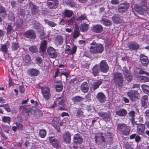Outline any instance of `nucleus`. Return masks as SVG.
Returning <instances> with one entry per match:
<instances>
[{
    "instance_id": "obj_1",
    "label": "nucleus",
    "mask_w": 149,
    "mask_h": 149,
    "mask_svg": "<svg viewBox=\"0 0 149 149\" xmlns=\"http://www.w3.org/2000/svg\"><path fill=\"white\" fill-rule=\"evenodd\" d=\"M90 45V52L91 54H101L104 50V47L100 43H97L93 40L91 43Z\"/></svg>"
},
{
    "instance_id": "obj_2",
    "label": "nucleus",
    "mask_w": 149,
    "mask_h": 149,
    "mask_svg": "<svg viewBox=\"0 0 149 149\" xmlns=\"http://www.w3.org/2000/svg\"><path fill=\"white\" fill-rule=\"evenodd\" d=\"M134 9L139 13L143 15V11L147 10V6L146 0H142L140 6L135 4L134 6Z\"/></svg>"
},
{
    "instance_id": "obj_3",
    "label": "nucleus",
    "mask_w": 149,
    "mask_h": 149,
    "mask_svg": "<svg viewBox=\"0 0 149 149\" xmlns=\"http://www.w3.org/2000/svg\"><path fill=\"white\" fill-rule=\"evenodd\" d=\"M113 80L116 85L119 86H122L124 81L122 74L120 72L115 73L113 74Z\"/></svg>"
},
{
    "instance_id": "obj_4",
    "label": "nucleus",
    "mask_w": 149,
    "mask_h": 149,
    "mask_svg": "<svg viewBox=\"0 0 149 149\" xmlns=\"http://www.w3.org/2000/svg\"><path fill=\"white\" fill-rule=\"evenodd\" d=\"M117 128L125 136L128 135L130 132V127L124 123H119L117 126Z\"/></svg>"
},
{
    "instance_id": "obj_5",
    "label": "nucleus",
    "mask_w": 149,
    "mask_h": 149,
    "mask_svg": "<svg viewBox=\"0 0 149 149\" xmlns=\"http://www.w3.org/2000/svg\"><path fill=\"white\" fill-rule=\"evenodd\" d=\"M127 94L132 101L138 99L139 96V93L137 91L133 90L129 91Z\"/></svg>"
},
{
    "instance_id": "obj_6",
    "label": "nucleus",
    "mask_w": 149,
    "mask_h": 149,
    "mask_svg": "<svg viewBox=\"0 0 149 149\" xmlns=\"http://www.w3.org/2000/svg\"><path fill=\"white\" fill-rule=\"evenodd\" d=\"M100 70L104 73H106L109 70V67L107 63L104 60H102L100 63Z\"/></svg>"
},
{
    "instance_id": "obj_7",
    "label": "nucleus",
    "mask_w": 149,
    "mask_h": 149,
    "mask_svg": "<svg viewBox=\"0 0 149 149\" xmlns=\"http://www.w3.org/2000/svg\"><path fill=\"white\" fill-rule=\"evenodd\" d=\"M129 7L130 5L128 3H120L118 6V11L120 13H123L128 10Z\"/></svg>"
},
{
    "instance_id": "obj_8",
    "label": "nucleus",
    "mask_w": 149,
    "mask_h": 149,
    "mask_svg": "<svg viewBox=\"0 0 149 149\" xmlns=\"http://www.w3.org/2000/svg\"><path fill=\"white\" fill-rule=\"evenodd\" d=\"M41 90L44 98L46 100H48L51 96L49 89L47 88L42 87Z\"/></svg>"
},
{
    "instance_id": "obj_9",
    "label": "nucleus",
    "mask_w": 149,
    "mask_h": 149,
    "mask_svg": "<svg viewBox=\"0 0 149 149\" xmlns=\"http://www.w3.org/2000/svg\"><path fill=\"white\" fill-rule=\"evenodd\" d=\"M99 116L102 117L104 120L106 122L109 121L111 117L109 113L102 111H100L98 113Z\"/></svg>"
},
{
    "instance_id": "obj_10",
    "label": "nucleus",
    "mask_w": 149,
    "mask_h": 149,
    "mask_svg": "<svg viewBox=\"0 0 149 149\" xmlns=\"http://www.w3.org/2000/svg\"><path fill=\"white\" fill-rule=\"evenodd\" d=\"M123 70L125 79L127 81L128 83L130 82L132 80V74L129 72L128 69L126 68H124Z\"/></svg>"
},
{
    "instance_id": "obj_11",
    "label": "nucleus",
    "mask_w": 149,
    "mask_h": 149,
    "mask_svg": "<svg viewBox=\"0 0 149 149\" xmlns=\"http://www.w3.org/2000/svg\"><path fill=\"white\" fill-rule=\"evenodd\" d=\"M47 4L50 9H54L58 5V1L57 0H47Z\"/></svg>"
},
{
    "instance_id": "obj_12",
    "label": "nucleus",
    "mask_w": 149,
    "mask_h": 149,
    "mask_svg": "<svg viewBox=\"0 0 149 149\" xmlns=\"http://www.w3.org/2000/svg\"><path fill=\"white\" fill-rule=\"evenodd\" d=\"M27 74L31 77L36 76L40 74L39 71L36 68H30L27 71Z\"/></svg>"
},
{
    "instance_id": "obj_13",
    "label": "nucleus",
    "mask_w": 149,
    "mask_h": 149,
    "mask_svg": "<svg viewBox=\"0 0 149 149\" xmlns=\"http://www.w3.org/2000/svg\"><path fill=\"white\" fill-rule=\"evenodd\" d=\"M24 36L26 38L29 39H34L36 37V34L33 31L29 30L25 32Z\"/></svg>"
},
{
    "instance_id": "obj_14",
    "label": "nucleus",
    "mask_w": 149,
    "mask_h": 149,
    "mask_svg": "<svg viewBox=\"0 0 149 149\" xmlns=\"http://www.w3.org/2000/svg\"><path fill=\"white\" fill-rule=\"evenodd\" d=\"M91 30L96 33H101L103 30L102 26L100 24L93 25L91 27Z\"/></svg>"
},
{
    "instance_id": "obj_15",
    "label": "nucleus",
    "mask_w": 149,
    "mask_h": 149,
    "mask_svg": "<svg viewBox=\"0 0 149 149\" xmlns=\"http://www.w3.org/2000/svg\"><path fill=\"white\" fill-rule=\"evenodd\" d=\"M29 5L30 8L31 9L32 14L35 15L39 13V10L38 9V7L35 5L32 2H30Z\"/></svg>"
},
{
    "instance_id": "obj_16",
    "label": "nucleus",
    "mask_w": 149,
    "mask_h": 149,
    "mask_svg": "<svg viewBox=\"0 0 149 149\" xmlns=\"http://www.w3.org/2000/svg\"><path fill=\"white\" fill-rule=\"evenodd\" d=\"M48 53L50 56L52 58H55L57 56V54L56 50L52 47H49L47 50Z\"/></svg>"
},
{
    "instance_id": "obj_17",
    "label": "nucleus",
    "mask_w": 149,
    "mask_h": 149,
    "mask_svg": "<svg viewBox=\"0 0 149 149\" xmlns=\"http://www.w3.org/2000/svg\"><path fill=\"white\" fill-rule=\"evenodd\" d=\"M83 141L81 136L78 134H76L74 136L73 142L76 144H81Z\"/></svg>"
},
{
    "instance_id": "obj_18",
    "label": "nucleus",
    "mask_w": 149,
    "mask_h": 149,
    "mask_svg": "<svg viewBox=\"0 0 149 149\" xmlns=\"http://www.w3.org/2000/svg\"><path fill=\"white\" fill-rule=\"evenodd\" d=\"M63 140L66 143L70 142L71 138L70 134L68 132H65L63 135Z\"/></svg>"
},
{
    "instance_id": "obj_19",
    "label": "nucleus",
    "mask_w": 149,
    "mask_h": 149,
    "mask_svg": "<svg viewBox=\"0 0 149 149\" xmlns=\"http://www.w3.org/2000/svg\"><path fill=\"white\" fill-rule=\"evenodd\" d=\"M145 127V125L143 124H139L137 127V133L139 135H142L143 134Z\"/></svg>"
},
{
    "instance_id": "obj_20",
    "label": "nucleus",
    "mask_w": 149,
    "mask_h": 149,
    "mask_svg": "<svg viewBox=\"0 0 149 149\" xmlns=\"http://www.w3.org/2000/svg\"><path fill=\"white\" fill-rule=\"evenodd\" d=\"M96 97L101 103H104L106 101V96L102 93H98Z\"/></svg>"
},
{
    "instance_id": "obj_21",
    "label": "nucleus",
    "mask_w": 149,
    "mask_h": 149,
    "mask_svg": "<svg viewBox=\"0 0 149 149\" xmlns=\"http://www.w3.org/2000/svg\"><path fill=\"white\" fill-rule=\"evenodd\" d=\"M89 87L88 83L86 82H84L81 85V89L83 92L86 93L88 91Z\"/></svg>"
},
{
    "instance_id": "obj_22",
    "label": "nucleus",
    "mask_w": 149,
    "mask_h": 149,
    "mask_svg": "<svg viewBox=\"0 0 149 149\" xmlns=\"http://www.w3.org/2000/svg\"><path fill=\"white\" fill-rule=\"evenodd\" d=\"M104 134H99L96 135L95 136V141L96 142H102L105 141L104 138Z\"/></svg>"
},
{
    "instance_id": "obj_23",
    "label": "nucleus",
    "mask_w": 149,
    "mask_h": 149,
    "mask_svg": "<svg viewBox=\"0 0 149 149\" xmlns=\"http://www.w3.org/2000/svg\"><path fill=\"white\" fill-rule=\"evenodd\" d=\"M79 30V26L77 25H75L72 35L73 38L74 39H77L80 35V33Z\"/></svg>"
},
{
    "instance_id": "obj_24",
    "label": "nucleus",
    "mask_w": 149,
    "mask_h": 149,
    "mask_svg": "<svg viewBox=\"0 0 149 149\" xmlns=\"http://www.w3.org/2000/svg\"><path fill=\"white\" fill-rule=\"evenodd\" d=\"M49 140L53 146L55 148H57L58 146V140L53 137L49 138Z\"/></svg>"
},
{
    "instance_id": "obj_25",
    "label": "nucleus",
    "mask_w": 149,
    "mask_h": 149,
    "mask_svg": "<svg viewBox=\"0 0 149 149\" xmlns=\"http://www.w3.org/2000/svg\"><path fill=\"white\" fill-rule=\"evenodd\" d=\"M141 61L143 65L146 66L148 63V60L147 57L144 55L141 54L140 56Z\"/></svg>"
},
{
    "instance_id": "obj_26",
    "label": "nucleus",
    "mask_w": 149,
    "mask_h": 149,
    "mask_svg": "<svg viewBox=\"0 0 149 149\" xmlns=\"http://www.w3.org/2000/svg\"><path fill=\"white\" fill-rule=\"evenodd\" d=\"M23 62L25 65L30 64L31 61L30 56L28 54H26L23 57Z\"/></svg>"
},
{
    "instance_id": "obj_27",
    "label": "nucleus",
    "mask_w": 149,
    "mask_h": 149,
    "mask_svg": "<svg viewBox=\"0 0 149 149\" xmlns=\"http://www.w3.org/2000/svg\"><path fill=\"white\" fill-rule=\"evenodd\" d=\"M116 114L118 116H126L127 113V111L124 109H121L116 112Z\"/></svg>"
},
{
    "instance_id": "obj_28",
    "label": "nucleus",
    "mask_w": 149,
    "mask_h": 149,
    "mask_svg": "<svg viewBox=\"0 0 149 149\" xmlns=\"http://www.w3.org/2000/svg\"><path fill=\"white\" fill-rule=\"evenodd\" d=\"M89 28V25L86 23H83L80 25V29L82 32H86Z\"/></svg>"
},
{
    "instance_id": "obj_29",
    "label": "nucleus",
    "mask_w": 149,
    "mask_h": 149,
    "mask_svg": "<svg viewBox=\"0 0 149 149\" xmlns=\"http://www.w3.org/2000/svg\"><path fill=\"white\" fill-rule=\"evenodd\" d=\"M100 70L98 66L97 65H96L92 68L91 72L94 76H96L99 74Z\"/></svg>"
},
{
    "instance_id": "obj_30",
    "label": "nucleus",
    "mask_w": 149,
    "mask_h": 149,
    "mask_svg": "<svg viewBox=\"0 0 149 149\" xmlns=\"http://www.w3.org/2000/svg\"><path fill=\"white\" fill-rule=\"evenodd\" d=\"M9 43L7 42L6 44L3 45L0 48L1 51L3 53H7L8 52V49L9 47Z\"/></svg>"
},
{
    "instance_id": "obj_31",
    "label": "nucleus",
    "mask_w": 149,
    "mask_h": 149,
    "mask_svg": "<svg viewBox=\"0 0 149 149\" xmlns=\"http://www.w3.org/2000/svg\"><path fill=\"white\" fill-rule=\"evenodd\" d=\"M128 46L130 49L133 50H136L139 48V45L136 42L130 43Z\"/></svg>"
},
{
    "instance_id": "obj_32",
    "label": "nucleus",
    "mask_w": 149,
    "mask_h": 149,
    "mask_svg": "<svg viewBox=\"0 0 149 149\" xmlns=\"http://www.w3.org/2000/svg\"><path fill=\"white\" fill-rule=\"evenodd\" d=\"M63 40V37L60 36H57L55 38V43L57 45H62Z\"/></svg>"
},
{
    "instance_id": "obj_33",
    "label": "nucleus",
    "mask_w": 149,
    "mask_h": 149,
    "mask_svg": "<svg viewBox=\"0 0 149 149\" xmlns=\"http://www.w3.org/2000/svg\"><path fill=\"white\" fill-rule=\"evenodd\" d=\"M113 20L115 23H119L122 22L121 17L117 15H115L113 17Z\"/></svg>"
},
{
    "instance_id": "obj_34",
    "label": "nucleus",
    "mask_w": 149,
    "mask_h": 149,
    "mask_svg": "<svg viewBox=\"0 0 149 149\" xmlns=\"http://www.w3.org/2000/svg\"><path fill=\"white\" fill-rule=\"evenodd\" d=\"M141 104L144 107H146L147 106L148 103V97L147 95H144L141 98Z\"/></svg>"
},
{
    "instance_id": "obj_35",
    "label": "nucleus",
    "mask_w": 149,
    "mask_h": 149,
    "mask_svg": "<svg viewBox=\"0 0 149 149\" xmlns=\"http://www.w3.org/2000/svg\"><path fill=\"white\" fill-rule=\"evenodd\" d=\"M100 22L102 24L107 26H110L111 24V22L106 18H102Z\"/></svg>"
},
{
    "instance_id": "obj_36",
    "label": "nucleus",
    "mask_w": 149,
    "mask_h": 149,
    "mask_svg": "<svg viewBox=\"0 0 149 149\" xmlns=\"http://www.w3.org/2000/svg\"><path fill=\"white\" fill-rule=\"evenodd\" d=\"M47 44V42L45 40H43L40 46V49L42 52H44L46 51Z\"/></svg>"
},
{
    "instance_id": "obj_37",
    "label": "nucleus",
    "mask_w": 149,
    "mask_h": 149,
    "mask_svg": "<svg viewBox=\"0 0 149 149\" xmlns=\"http://www.w3.org/2000/svg\"><path fill=\"white\" fill-rule=\"evenodd\" d=\"M142 91L145 93L149 95V86L145 84L141 85Z\"/></svg>"
},
{
    "instance_id": "obj_38",
    "label": "nucleus",
    "mask_w": 149,
    "mask_h": 149,
    "mask_svg": "<svg viewBox=\"0 0 149 149\" xmlns=\"http://www.w3.org/2000/svg\"><path fill=\"white\" fill-rule=\"evenodd\" d=\"M14 31V25L8 24L7 28V33L10 34L12 32H13Z\"/></svg>"
},
{
    "instance_id": "obj_39",
    "label": "nucleus",
    "mask_w": 149,
    "mask_h": 149,
    "mask_svg": "<svg viewBox=\"0 0 149 149\" xmlns=\"http://www.w3.org/2000/svg\"><path fill=\"white\" fill-rule=\"evenodd\" d=\"M102 81H98L96 82H94L93 85V89L95 90L99 87L101 84Z\"/></svg>"
},
{
    "instance_id": "obj_40",
    "label": "nucleus",
    "mask_w": 149,
    "mask_h": 149,
    "mask_svg": "<svg viewBox=\"0 0 149 149\" xmlns=\"http://www.w3.org/2000/svg\"><path fill=\"white\" fill-rule=\"evenodd\" d=\"M0 14L3 17H5L6 16V13L5 8L0 4Z\"/></svg>"
},
{
    "instance_id": "obj_41",
    "label": "nucleus",
    "mask_w": 149,
    "mask_h": 149,
    "mask_svg": "<svg viewBox=\"0 0 149 149\" xmlns=\"http://www.w3.org/2000/svg\"><path fill=\"white\" fill-rule=\"evenodd\" d=\"M24 110L25 111V113L28 115H31L33 112V109L31 107H24Z\"/></svg>"
},
{
    "instance_id": "obj_42",
    "label": "nucleus",
    "mask_w": 149,
    "mask_h": 149,
    "mask_svg": "<svg viewBox=\"0 0 149 149\" xmlns=\"http://www.w3.org/2000/svg\"><path fill=\"white\" fill-rule=\"evenodd\" d=\"M19 47V45L17 42H14L13 43L12 46V50L15 51L17 50Z\"/></svg>"
},
{
    "instance_id": "obj_43",
    "label": "nucleus",
    "mask_w": 149,
    "mask_h": 149,
    "mask_svg": "<svg viewBox=\"0 0 149 149\" xmlns=\"http://www.w3.org/2000/svg\"><path fill=\"white\" fill-rule=\"evenodd\" d=\"M46 131L44 129L41 130L39 131V135L41 138H44L46 135Z\"/></svg>"
},
{
    "instance_id": "obj_44",
    "label": "nucleus",
    "mask_w": 149,
    "mask_h": 149,
    "mask_svg": "<svg viewBox=\"0 0 149 149\" xmlns=\"http://www.w3.org/2000/svg\"><path fill=\"white\" fill-rule=\"evenodd\" d=\"M44 21L45 23L48 24L51 27H54L56 25V24L54 22L50 21L47 19H45L44 20Z\"/></svg>"
},
{
    "instance_id": "obj_45",
    "label": "nucleus",
    "mask_w": 149,
    "mask_h": 149,
    "mask_svg": "<svg viewBox=\"0 0 149 149\" xmlns=\"http://www.w3.org/2000/svg\"><path fill=\"white\" fill-rule=\"evenodd\" d=\"M73 14V12L70 10H66L64 12V14L66 17H71Z\"/></svg>"
},
{
    "instance_id": "obj_46",
    "label": "nucleus",
    "mask_w": 149,
    "mask_h": 149,
    "mask_svg": "<svg viewBox=\"0 0 149 149\" xmlns=\"http://www.w3.org/2000/svg\"><path fill=\"white\" fill-rule=\"evenodd\" d=\"M34 114L36 117H38L42 116V112L41 111L37 109L35 111Z\"/></svg>"
},
{
    "instance_id": "obj_47",
    "label": "nucleus",
    "mask_w": 149,
    "mask_h": 149,
    "mask_svg": "<svg viewBox=\"0 0 149 149\" xmlns=\"http://www.w3.org/2000/svg\"><path fill=\"white\" fill-rule=\"evenodd\" d=\"M11 118L9 116H3L2 118V120L3 122L9 123L10 122Z\"/></svg>"
},
{
    "instance_id": "obj_48",
    "label": "nucleus",
    "mask_w": 149,
    "mask_h": 149,
    "mask_svg": "<svg viewBox=\"0 0 149 149\" xmlns=\"http://www.w3.org/2000/svg\"><path fill=\"white\" fill-rule=\"evenodd\" d=\"M84 98L80 96H76L73 99V100L75 102H79L82 101Z\"/></svg>"
},
{
    "instance_id": "obj_49",
    "label": "nucleus",
    "mask_w": 149,
    "mask_h": 149,
    "mask_svg": "<svg viewBox=\"0 0 149 149\" xmlns=\"http://www.w3.org/2000/svg\"><path fill=\"white\" fill-rule=\"evenodd\" d=\"M86 19V16L85 15H83L78 17L76 19V20L78 22H81L83 20Z\"/></svg>"
},
{
    "instance_id": "obj_50",
    "label": "nucleus",
    "mask_w": 149,
    "mask_h": 149,
    "mask_svg": "<svg viewBox=\"0 0 149 149\" xmlns=\"http://www.w3.org/2000/svg\"><path fill=\"white\" fill-rule=\"evenodd\" d=\"M141 82H145L149 81V77L146 76H141L140 77Z\"/></svg>"
},
{
    "instance_id": "obj_51",
    "label": "nucleus",
    "mask_w": 149,
    "mask_h": 149,
    "mask_svg": "<svg viewBox=\"0 0 149 149\" xmlns=\"http://www.w3.org/2000/svg\"><path fill=\"white\" fill-rule=\"evenodd\" d=\"M29 49L31 52L33 53L36 52L38 50L36 46H31L29 47Z\"/></svg>"
},
{
    "instance_id": "obj_52",
    "label": "nucleus",
    "mask_w": 149,
    "mask_h": 149,
    "mask_svg": "<svg viewBox=\"0 0 149 149\" xmlns=\"http://www.w3.org/2000/svg\"><path fill=\"white\" fill-rule=\"evenodd\" d=\"M63 88V86L61 83H60L59 84L56 85V91L58 92L61 91Z\"/></svg>"
},
{
    "instance_id": "obj_53",
    "label": "nucleus",
    "mask_w": 149,
    "mask_h": 149,
    "mask_svg": "<svg viewBox=\"0 0 149 149\" xmlns=\"http://www.w3.org/2000/svg\"><path fill=\"white\" fill-rule=\"evenodd\" d=\"M35 60L36 62V63L39 65L42 63V58L39 57H36L35 58Z\"/></svg>"
},
{
    "instance_id": "obj_54",
    "label": "nucleus",
    "mask_w": 149,
    "mask_h": 149,
    "mask_svg": "<svg viewBox=\"0 0 149 149\" xmlns=\"http://www.w3.org/2000/svg\"><path fill=\"white\" fill-rule=\"evenodd\" d=\"M77 50V47L75 46L74 45L71 48L70 54H73L75 53Z\"/></svg>"
},
{
    "instance_id": "obj_55",
    "label": "nucleus",
    "mask_w": 149,
    "mask_h": 149,
    "mask_svg": "<svg viewBox=\"0 0 149 149\" xmlns=\"http://www.w3.org/2000/svg\"><path fill=\"white\" fill-rule=\"evenodd\" d=\"M128 114L129 117L131 118H134L135 117V112L133 111H132L129 112Z\"/></svg>"
},
{
    "instance_id": "obj_56",
    "label": "nucleus",
    "mask_w": 149,
    "mask_h": 149,
    "mask_svg": "<svg viewBox=\"0 0 149 149\" xmlns=\"http://www.w3.org/2000/svg\"><path fill=\"white\" fill-rule=\"evenodd\" d=\"M2 128L5 132L8 133L9 130V128L8 126L3 125H2Z\"/></svg>"
},
{
    "instance_id": "obj_57",
    "label": "nucleus",
    "mask_w": 149,
    "mask_h": 149,
    "mask_svg": "<svg viewBox=\"0 0 149 149\" xmlns=\"http://www.w3.org/2000/svg\"><path fill=\"white\" fill-rule=\"evenodd\" d=\"M71 48L69 45H67L66 47V49L65 51V53L70 54L71 51Z\"/></svg>"
},
{
    "instance_id": "obj_58",
    "label": "nucleus",
    "mask_w": 149,
    "mask_h": 149,
    "mask_svg": "<svg viewBox=\"0 0 149 149\" xmlns=\"http://www.w3.org/2000/svg\"><path fill=\"white\" fill-rule=\"evenodd\" d=\"M16 124L19 130H22L23 129V126L22 124L19 123H16Z\"/></svg>"
},
{
    "instance_id": "obj_59",
    "label": "nucleus",
    "mask_w": 149,
    "mask_h": 149,
    "mask_svg": "<svg viewBox=\"0 0 149 149\" xmlns=\"http://www.w3.org/2000/svg\"><path fill=\"white\" fill-rule=\"evenodd\" d=\"M130 120L131 122L132 123V125L133 126H134V125H139V124L137 123L136 121H134V118H130Z\"/></svg>"
},
{
    "instance_id": "obj_60",
    "label": "nucleus",
    "mask_w": 149,
    "mask_h": 149,
    "mask_svg": "<svg viewBox=\"0 0 149 149\" xmlns=\"http://www.w3.org/2000/svg\"><path fill=\"white\" fill-rule=\"evenodd\" d=\"M83 115V112L81 110H78L77 113V116L78 117L82 116Z\"/></svg>"
},
{
    "instance_id": "obj_61",
    "label": "nucleus",
    "mask_w": 149,
    "mask_h": 149,
    "mask_svg": "<svg viewBox=\"0 0 149 149\" xmlns=\"http://www.w3.org/2000/svg\"><path fill=\"white\" fill-rule=\"evenodd\" d=\"M4 108L8 112H9L10 111V109L9 106L7 104H4Z\"/></svg>"
},
{
    "instance_id": "obj_62",
    "label": "nucleus",
    "mask_w": 149,
    "mask_h": 149,
    "mask_svg": "<svg viewBox=\"0 0 149 149\" xmlns=\"http://www.w3.org/2000/svg\"><path fill=\"white\" fill-rule=\"evenodd\" d=\"M141 139V137L138 135L136 136L135 138V141L136 142L138 143L140 141Z\"/></svg>"
},
{
    "instance_id": "obj_63",
    "label": "nucleus",
    "mask_w": 149,
    "mask_h": 149,
    "mask_svg": "<svg viewBox=\"0 0 149 149\" xmlns=\"http://www.w3.org/2000/svg\"><path fill=\"white\" fill-rule=\"evenodd\" d=\"M19 89L20 92L22 93H24L25 89L24 87L23 86H20L19 87Z\"/></svg>"
},
{
    "instance_id": "obj_64",
    "label": "nucleus",
    "mask_w": 149,
    "mask_h": 149,
    "mask_svg": "<svg viewBox=\"0 0 149 149\" xmlns=\"http://www.w3.org/2000/svg\"><path fill=\"white\" fill-rule=\"evenodd\" d=\"M111 3L113 4H118L119 3V0H111Z\"/></svg>"
}]
</instances>
